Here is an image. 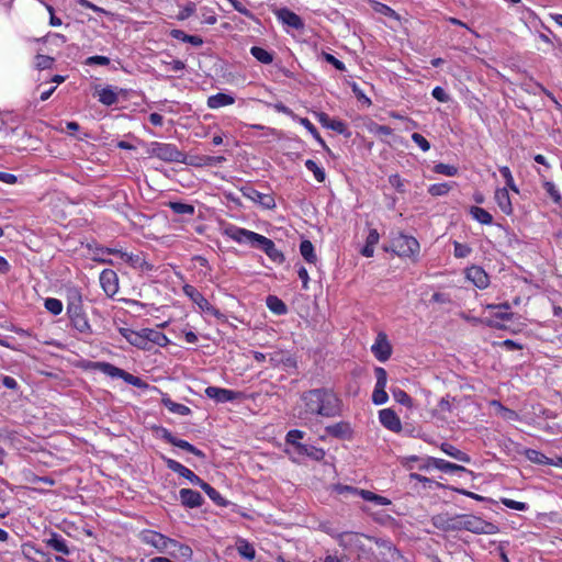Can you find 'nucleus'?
Returning a JSON list of instances; mask_svg holds the SVG:
<instances>
[{"label": "nucleus", "mask_w": 562, "mask_h": 562, "mask_svg": "<svg viewBox=\"0 0 562 562\" xmlns=\"http://www.w3.org/2000/svg\"><path fill=\"white\" fill-rule=\"evenodd\" d=\"M302 406L297 416L302 420H310L312 417H336L341 415V400L329 389H314L304 392L301 396Z\"/></svg>", "instance_id": "1"}, {"label": "nucleus", "mask_w": 562, "mask_h": 562, "mask_svg": "<svg viewBox=\"0 0 562 562\" xmlns=\"http://www.w3.org/2000/svg\"><path fill=\"white\" fill-rule=\"evenodd\" d=\"M223 235L238 244H248L252 247L260 248L273 262L281 263L284 261V256L276 247L274 241L263 235L234 224L224 226Z\"/></svg>", "instance_id": "2"}, {"label": "nucleus", "mask_w": 562, "mask_h": 562, "mask_svg": "<svg viewBox=\"0 0 562 562\" xmlns=\"http://www.w3.org/2000/svg\"><path fill=\"white\" fill-rule=\"evenodd\" d=\"M147 154L165 162L186 161V155L175 144L151 142L147 147Z\"/></svg>", "instance_id": "3"}, {"label": "nucleus", "mask_w": 562, "mask_h": 562, "mask_svg": "<svg viewBox=\"0 0 562 562\" xmlns=\"http://www.w3.org/2000/svg\"><path fill=\"white\" fill-rule=\"evenodd\" d=\"M462 530L476 535H495L498 528L493 522L486 521L479 516L462 514L461 531Z\"/></svg>", "instance_id": "4"}, {"label": "nucleus", "mask_w": 562, "mask_h": 562, "mask_svg": "<svg viewBox=\"0 0 562 562\" xmlns=\"http://www.w3.org/2000/svg\"><path fill=\"white\" fill-rule=\"evenodd\" d=\"M78 299V302H70L67 305V314L69 316L70 324L79 334L91 335V325L89 324L86 313L82 311L79 295Z\"/></svg>", "instance_id": "5"}, {"label": "nucleus", "mask_w": 562, "mask_h": 562, "mask_svg": "<svg viewBox=\"0 0 562 562\" xmlns=\"http://www.w3.org/2000/svg\"><path fill=\"white\" fill-rule=\"evenodd\" d=\"M394 252L400 257H414L419 252V243L413 236L400 234L393 239Z\"/></svg>", "instance_id": "6"}, {"label": "nucleus", "mask_w": 562, "mask_h": 562, "mask_svg": "<svg viewBox=\"0 0 562 562\" xmlns=\"http://www.w3.org/2000/svg\"><path fill=\"white\" fill-rule=\"evenodd\" d=\"M371 540L372 537L370 536L352 531H347L339 535V544L350 551L366 552L367 549L364 541Z\"/></svg>", "instance_id": "7"}, {"label": "nucleus", "mask_w": 562, "mask_h": 562, "mask_svg": "<svg viewBox=\"0 0 562 562\" xmlns=\"http://www.w3.org/2000/svg\"><path fill=\"white\" fill-rule=\"evenodd\" d=\"M432 525L442 531H461L462 514L442 513L431 518Z\"/></svg>", "instance_id": "8"}, {"label": "nucleus", "mask_w": 562, "mask_h": 562, "mask_svg": "<svg viewBox=\"0 0 562 562\" xmlns=\"http://www.w3.org/2000/svg\"><path fill=\"white\" fill-rule=\"evenodd\" d=\"M371 352L380 362H385L390 359L392 355V346L385 333H378L375 340L371 346Z\"/></svg>", "instance_id": "9"}, {"label": "nucleus", "mask_w": 562, "mask_h": 562, "mask_svg": "<svg viewBox=\"0 0 562 562\" xmlns=\"http://www.w3.org/2000/svg\"><path fill=\"white\" fill-rule=\"evenodd\" d=\"M138 537L144 544L155 548L159 553H164L167 550L168 537L158 531L143 530L139 532Z\"/></svg>", "instance_id": "10"}, {"label": "nucleus", "mask_w": 562, "mask_h": 562, "mask_svg": "<svg viewBox=\"0 0 562 562\" xmlns=\"http://www.w3.org/2000/svg\"><path fill=\"white\" fill-rule=\"evenodd\" d=\"M162 460L169 470L187 479L191 484L196 486H201L203 484L204 481L202 479L180 462L167 457H162Z\"/></svg>", "instance_id": "11"}, {"label": "nucleus", "mask_w": 562, "mask_h": 562, "mask_svg": "<svg viewBox=\"0 0 562 562\" xmlns=\"http://www.w3.org/2000/svg\"><path fill=\"white\" fill-rule=\"evenodd\" d=\"M204 393L209 398L213 400L216 403L234 402L240 397L239 392L218 386H207Z\"/></svg>", "instance_id": "12"}, {"label": "nucleus", "mask_w": 562, "mask_h": 562, "mask_svg": "<svg viewBox=\"0 0 562 562\" xmlns=\"http://www.w3.org/2000/svg\"><path fill=\"white\" fill-rule=\"evenodd\" d=\"M241 193L245 198L260 204L266 210L276 207V201L271 194L261 193L251 187L243 188Z\"/></svg>", "instance_id": "13"}, {"label": "nucleus", "mask_w": 562, "mask_h": 562, "mask_svg": "<svg viewBox=\"0 0 562 562\" xmlns=\"http://www.w3.org/2000/svg\"><path fill=\"white\" fill-rule=\"evenodd\" d=\"M120 334L134 347H137L142 350H148L146 331L147 328H143L140 330H133L131 328H120Z\"/></svg>", "instance_id": "14"}, {"label": "nucleus", "mask_w": 562, "mask_h": 562, "mask_svg": "<svg viewBox=\"0 0 562 562\" xmlns=\"http://www.w3.org/2000/svg\"><path fill=\"white\" fill-rule=\"evenodd\" d=\"M161 437L164 440H166L168 443L175 446V447H178L182 450H186L199 458H204V453L198 449L196 447H194L193 445H191L190 442L183 440V439H179L177 437H175L171 431H169L168 429L166 428H162L161 430Z\"/></svg>", "instance_id": "15"}, {"label": "nucleus", "mask_w": 562, "mask_h": 562, "mask_svg": "<svg viewBox=\"0 0 562 562\" xmlns=\"http://www.w3.org/2000/svg\"><path fill=\"white\" fill-rule=\"evenodd\" d=\"M100 284L108 296H113L119 291V278L115 271L104 269L100 273Z\"/></svg>", "instance_id": "16"}, {"label": "nucleus", "mask_w": 562, "mask_h": 562, "mask_svg": "<svg viewBox=\"0 0 562 562\" xmlns=\"http://www.w3.org/2000/svg\"><path fill=\"white\" fill-rule=\"evenodd\" d=\"M465 278L481 290L486 289L490 284L487 273L479 266H471L467 268Z\"/></svg>", "instance_id": "17"}, {"label": "nucleus", "mask_w": 562, "mask_h": 562, "mask_svg": "<svg viewBox=\"0 0 562 562\" xmlns=\"http://www.w3.org/2000/svg\"><path fill=\"white\" fill-rule=\"evenodd\" d=\"M379 420L383 427L393 432H400L402 430L401 419L391 408L381 409L379 412Z\"/></svg>", "instance_id": "18"}, {"label": "nucleus", "mask_w": 562, "mask_h": 562, "mask_svg": "<svg viewBox=\"0 0 562 562\" xmlns=\"http://www.w3.org/2000/svg\"><path fill=\"white\" fill-rule=\"evenodd\" d=\"M276 16L280 22L294 30H302L304 27L303 20L295 12L286 8H281L277 10Z\"/></svg>", "instance_id": "19"}, {"label": "nucleus", "mask_w": 562, "mask_h": 562, "mask_svg": "<svg viewBox=\"0 0 562 562\" xmlns=\"http://www.w3.org/2000/svg\"><path fill=\"white\" fill-rule=\"evenodd\" d=\"M183 293L194 303L199 306L200 310L203 312H211L213 311L212 305L210 302L204 297V295L198 291L194 286L190 284H186L183 286Z\"/></svg>", "instance_id": "20"}, {"label": "nucleus", "mask_w": 562, "mask_h": 562, "mask_svg": "<svg viewBox=\"0 0 562 562\" xmlns=\"http://www.w3.org/2000/svg\"><path fill=\"white\" fill-rule=\"evenodd\" d=\"M179 498L181 504L188 508H196L203 504L202 495L191 488H181L179 491Z\"/></svg>", "instance_id": "21"}, {"label": "nucleus", "mask_w": 562, "mask_h": 562, "mask_svg": "<svg viewBox=\"0 0 562 562\" xmlns=\"http://www.w3.org/2000/svg\"><path fill=\"white\" fill-rule=\"evenodd\" d=\"M235 103V97L233 94L218 92L212 94L206 100V105L211 110H217L224 106H228Z\"/></svg>", "instance_id": "22"}, {"label": "nucleus", "mask_w": 562, "mask_h": 562, "mask_svg": "<svg viewBox=\"0 0 562 562\" xmlns=\"http://www.w3.org/2000/svg\"><path fill=\"white\" fill-rule=\"evenodd\" d=\"M494 200L504 214L510 215L513 213V204L507 188H497Z\"/></svg>", "instance_id": "23"}, {"label": "nucleus", "mask_w": 562, "mask_h": 562, "mask_svg": "<svg viewBox=\"0 0 562 562\" xmlns=\"http://www.w3.org/2000/svg\"><path fill=\"white\" fill-rule=\"evenodd\" d=\"M326 432L329 436L339 438V439H346L349 438L352 434V429L349 423L347 422H339L334 425H329L326 427Z\"/></svg>", "instance_id": "24"}, {"label": "nucleus", "mask_w": 562, "mask_h": 562, "mask_svg": "<svg viewBox=\"0 0 562 562\" xmlns=\"http://www.w3.org/2000/svg\"><path fill=\"white\" fill-rule=\"evenodd\" d=\"M95 92H97L99 101L106 106H111V105L115 104L119 100L116 89L113 88L112 86H106V87L97 89Z\"/></svg>", "instance_id": "25"}, {"label": "nucleus", "mask_w": 562, "mask_h": 562, "mask_svg": "<svg viewBox=\"0 0 562 562\" xmlns=\"http://www.w3.org/2000/svg\"><path fill=\"white\" fill-rule=\"evenodd\" d=\"M490 406L494 408L495 415L499 416L506 422H516L519 419V416L515 411L505 407L501 402L496 400L491 401Z\"/></svg>", "instance_id": "26"}, {"label": "nucleus", "mask_w": 562, "mask_h": 562, "mask_svg": "<svg viewBox=\"0 0 562 562\" xmlns=\"http://www.w3.org/2000/svg\"><path fill=\"white\" fill-rule=\"evenodd\" d=\"M146 338L148 350L151 348L153 345L166 347L170 344V339L164 333L153 328H147Z\"/></svg>", "instance_id": "27"}, {"label": "nucleus", "mask_w": 562, "mask_h": 562, "mask_svg": "<svg viewBox=\"0 0 562 562\" xmlns=\"http://www.w3.org/2000/svg\"><path fill=\"white\" fill-rule=\"evenodd\" d=\"M45 543L56 552H59L64 555L70 554V550L66 540L58 533H52V536L45 540Z\"/></svg>", "instance_id": "28"}, {"label": "nucleus", "mask_w": 562, "mask_h": 562, "mask_svg": "<svg viewBox=\"0 0 562 562\" xmlns=\"http://www.w3.org/2000/svg\"><path fill=\"white\" fill-rule=\"evenodd\" d=\"M428 461L431 463L434 468H436L439 471L446 472V473H454L459 471H464V467L451 463L449 461H446L443 459L429 457Z\"/></svg>", "instance_id": "29"}, {"label": "nucleus", "mask_w": 562, "mask_h": 562, "mask_svg": "<svg viewBox=\"0 0 562 562\" xmlns=\"http://www.w3.org/2000/svg\"><path fill=\"white\" fill-rule=\"evenodd\" d=\"M380 240V234L375 228H371L366 239V245L361 249V255L370 258L374 255V247Z\"/></svg>", "instance_id": "30"}, {"label": "nucleus", "mask_w": 562, "mask_h": 562, "mask_svg": "<svg viewBox=\"0 0 562 562\" xmlns=\"http://www.w3.org/2000/svg\"><path fill=\"white\" fill-rule=\"evenodd\" d=\"M108 254L116 255L122 261L128 263L134 268H139L143 265V259L139 255L128 254L119 249H106Z\"/></svg>", "instance_id": "31"}, {"label": "nucleus", "mask_w": 562, "mask_h": 562, "mask_svg": "<svg viewBox=\"0 0 562 562\" xmlns=\"http://www.w3.org/2000/svg\"><path fill=\"white\" fill-rule=\"evenodd\" d=\"M162 405L171 413L180 415V416H188L191 414L190 407L187 405L176 403L173 402L169 396L165 395L161 398Z\"/></svg>", "instance_id": "32"}, {"label": "nucleus", "mask_w": 562, "mask_h": 562, "mask_svg": "<svg viewBox=\"0 0 562 562\" xmlns=\"http://www.w3.org/2000/svg\"><path fill=\"white\" fill-rule=\"evenodd\" d=\"M440 449L443 453H446L447 456H449L460 462H464V463L471 462V458L465 452L461 451L460 449L456 448L454 446H452L448 442H442L440 446Z\"/></svg>", "instance_id": "33"}, {"label": "nucleus", "mask_w": 562, "mask_h": 562, "mask_svg": "<svg viewBox=\"0 0 562 562\" xmlns=\"http://www.w3.org/2000/svg\"><path fill=\"white\" fill-rule=\"evenodd\" d=\"M297 452L301 454H305L316 461H321L325 457L324 449L312 445L297 443Z\"/></svg>", "instance_id": "34"}, {"label": "nucleus", "mask_w": 562, "mask_h": 562, "mask_svg": "<svg viewBox=\"0 0 562 562\" xmlns=\"http://www.w3.org/2000/svg\"><path fill=\"white\" fill-rule=\"evenodd\" d=\"M486 308L496 311L494 316L501 321L509 322L513 319L514 314L509 312L510 305L508 303L488 304Z\"/></svg>", "instance_id": "35"}, {"label": "nucleus", "mask_w": 562, "mask_h": 562, "mask_svg": "<svg viewBox=\"0 0 562 562\" xmlns=\"http://www.w3.org/2000/svg\"><path fill=\"white\" fill-rule=\"evenodd\" d=\"M236 549L238 553L247 560H254L256 557V550L254 546L246 539L239 538L236 541Z\"/></svg>", "instance_id": "36"}, {"label": "nucleus", "mask_w": 562, "mask_h": 562, "mask_svg": "<svg viewBox=\"0 0 562 562\" xmlns=\"http://www.w3.org/2000/svg\"><path fill=\"white\" fill-rule=\"evenodd\" d=\"M302 126H304L307 132L314 137V139L326 150H329L325 140L316 130V127L312 124V122L306 117H297L296 120Z\"/></svg>", "instance_id": "37"}, {"label": "nucleus", "mask_w": 562, "mask_h": 562, "mask_svg": "<svg viewBox=\"0 0 562 562\" xmlns=\"http://www.w3.org/2000/svg\"><path fill=\"white\" fill-rule=\"evenodd\" d=\"M371 541H373L380 549L386 551L387 554H390L392 561H395L401 557L398 550L393 546L391 541L374 537H372Z\"/></svg>", "instance_id": "38"}, {"label": "nucleus", "mask_w": 562, "mask_h": 562, "mask_svg": "<svg viewBox=\"0 0 562 562\" xmlns=\"http://www.w3.org/2000/svg\"><path fill=\"white\" fill-rule=\"evenodd\" d=\"M470 214L480 224H483V225H492L493 224V216L486 210H484L480 206H472L470 209Z\"/></svg>", "instance_id": "39"}, {"label": "nucleus", "mask_w": 562, "mask_h": 562, "mask_svg": "<svg viewBox=\"0 0 562 562\" xmlns=\"http://www.w3.org/2000/svg\"><path fill=\"white\" fill-rule=\"evenodd\" d=\"M301 256L308 262L315 263L317 261V256L315 254V249L313 244L310 240H303L300 245Z\"/></svg>", "instance_id": "40"}, {"label": "nucleus", "mask_w": 562, "mask_h": 562, "mask_svg": "<svg viewBox=\"0 0 562 562\" xmlns=\"http://www.w3.org/2000/svg\"><path fill=\"white\" fill-rule=\"evenodd\" d=\"M267 306L276 315H284L288 311L283 301L274 295H269L267 297Z\"/></svg>", "instance_id": "41"}, {"label": "nucleus", "mask_w": 562, "mask_h": 562, "mask_svg": "<svg viewBox=\"0 0 562 562\" xmlns=\"http://www.w3.org/2000/svg\"><path fill=\"white\" fill-rule=\"evenodd\" d=\"M250 54L261 64L269 65L273 61V54L262 47L252 46Z\"/></svg>", "instance_id": "42"}, {"label": "nucleus", "mask_w": 562, "mask_h": 562, "mask_svg": "<svg viewBox=\"0 0 562 562\" xmlns=\"http://www.w3.org/2000/svg\"><path fill=\"white\" fill-rule=\"evenodd\" d=\"M206 495L210 497V499L215 503L218 506H226L227 502L224 499V497L221 495L218 491H216L214 487H212L209 483L203 482V484L200 486Z\"/></svg>", "instance_id": "43"}, {"label": "nucleus", "mask_w": 562, "mask_h": 562, "mask_svg": "<svg viewBox=\"0 0 562 562\" xmlns=\"http://www.w3.org/2000/svg\"><path fill=\"white\" fill-rule=\"evenodd\" d=\"M97 368L104 373L114 379H121L123 375V369L117 368L109 362H98Z\"/></svg>", "instance_id": "44"}, {"label": "nucleus", "mask_w": 562, "mask_h": 562, "mask_svg": "<svg viewBox=\"0 0 562 562\" xmlns=\"http://www.w3.org/2000/svg\"><path fill=\"white\" fill-rule=\"evenodd\" d=\"M360 497L367 502L374 503L378 506H387L391 505V499L378 495L371 491L366 490V492H360Z\"/></svg>", "instance_id": "45"}, {"label": "nucleus", "mask_w": 562, "mask_h": 562, "mask_svg": "<svg viewBox=\"0 0 562 562\" xmlns=\"http://www.w3.org/2000/svg\"><path fill=\"white\" fill-rule=\"evenodd\" d=\"M525 456L532 463H536V464H547V465L550 464V459L551 458H548L546 454H543L542 452H540V451H538L536 449H528V450H526Z\"/></svg>", "instance_id": "46"}, {"label": "nucleus", "mask_w": 562, "mask_h": 562, "mask_svg": "<svg viewBox=\"0 0 562 562\" xmlns=\"http://www.w3.org/2000/svg\"><path fill=\"white\" fill-rule=\"evenodd\" d=\"M168 206L176 214L190 215V216H192L194 214V206L192 204L182 203V202H169Z\"/></svg>", "instance_id": "47"}, {"label": "nucleus", "mask_w": 562, "mask_h": 562, "mask_svg": "<svg viewBox=\"0 0 562 562\" xmlns=\"http://www.w3.org/2000/svg\"><path fill=\"white\" fill-rule=\"evenodd\" d=\"M305 167L307 170H310L313 175L316 181L324 182L326 179L325 170L319 167L314 160L307 159L305 161Z\"/></svg>", "instance_id": "48"}, {"label": "nucleus", "mask_w": 562, "mask_h": 562, "mask_svg": "<svg viewBox=\"0 0 562 562\" xmlns=\"http://www.w3.org/2000/svg\"><path fill=\"white\" fill-rule=\"evenodd\" d=\"M543 189L555 204L562 206V195L553 182L544 181Z\"/></svg>", "instance_id": "49"}, {"label": "nucleus", "mask_w": 562, "mask_h": 562, "mask_svg": "<svg viewBox=\"0 0 562 562\" xmlns=\"http://www.w3.org/2000/svg\"><path fill=\"white\" fill-rule=\"evenodd\" d=\"M451 188L452 184L448 182L435 183L428 188V192L432 196H442L446 195L451 190Z\"/></svg>", "instance_id": "50"}, {"label": "nucleus", "mask_w": 562, "mask_h": 562, "mask_svg": "<svg viewBox=\"0 0 562 562\" xmlns=\"http://www.w3.org/2000/svg\"><path fill=\"white\" fill-rule=\"evenodd\" d=\"M44 306L53 315H59L63 312V302L55 297H47Z\"/></svg>", "instance_id": "51"}, {"label": "nucleus", "mask_w": 562, "mask_h": 562, "mask_svg": "<svg viewBox=\"0 0 562 562\" xmlns=\"http://www.w3.org/2000/svg\"><path fill=\"white\" fill-rule=\"evenodd\" d=\"M392 395L397 403L406 407L413 406V400L405 391L401 389H394L392 390Z\"/></svg>", "instance_id": "52"}, {"label": "nucleus", "mask_w": 562, "mask_h": 562, "mask_svg": "<svg viewBox=\"0 0 562 562\" xmlns=\"http://www.w3.org/2000/svg\"><path fill=\"white\" fill-rule=\"evenodd\" d=\"M434 171L436 173L443 175L447 177H454L458 175V168L456 166L447 165V164H442V162L435 165Z\"/></svg>", "instance_id": "53"}, {"label": "nucleus", "mask_w": 562, "mask_h": 562, "mask_svg": "<svg viewBox=\"0 0 562 562\" xmlns=\"http://www.w3.org/2000/svg\"><path fill=\"white\" fill-rule=\"evenodd\" d=\"M501 503L507 508H510L514 510H519V512H525L529 508V505L527 503L514 501V499L506 498V497H502Z\"/></svg>", "instance_id": "54"}, {"label": "nucleus", "mask_w": 562, "mask_h": 562, "mask_svg": "<svg viewBox=\"0 0 562 562\" xmlns=\"http://www.w3.org/2000/svg\"><path fill=\"white\" fill-rule=\"evenodd\" d=\"M389 395L385 391V387H378L374 386L373 393H372V402L375 405H383L387 402Z\"/></svg>", "instance_id": "55"}, {"label": "nucleus", "mask_w": 562, "mask_h": 562, "mask_svg": "<svg viewBox=\"0 0 562 562\" xmlns=\"http://www.w3.org/2000/svg\"><path fill=\"white\" fill-rule=\"evenodd\" d=\"M453 255L456 258H467L472 252V248L467 244L453 241Z\"/></svg>", "instance_id": "56"}, {"label": "nucleus", "mask_w": 562, "mask_h": 562, "mask_svg": "<svg viewBox=\"0 0 562 562\" xmlns=\"http://www.w3.org/2000/svg\"><path fill=\"white\" fill-rule=\"evenodd\" d=\"M389 183L400 193H404L406 191L405 180L397 173L389 177Z\"/></svg>", "instance_id": "57"}, {"label": "nucleus", "mask_w": 562, "mask_h": 562, "mask_svg": "<svg viewBox=\"0 0 562 562\" xmlns=\"http://www.w3.org/2000/svg\"><path fill=\"white\" fill-rule=\"evenodd\" d=\"M53 64H54V58H52L49 56L38 54L35 57V67L37 69H41V70L48 69L52 67Z\"/></svg>", "instance_id": "58"}, {"label": "nucleus", "mask_w": 562, "mask_h": 562, "mask_svg": "<svg viewBox=\"0 0 562 562\" xmlns=\"http://www.w3.org/2000/svg\"><path fill=\"white\" fill-rule=\"evenodd\" d=\"M124 382H126L127 384L130 385H133V386H136V387H144L146 386L145 382L136 376V375H133L126 371H123V375L121 378Z\"/></svg>", "instance_id": "59"}, {"label": "nucleus", "mask_w": 562, "mask_h": 562, "mask_svg": "<svg viewBox=\"0 0 562 562\" xmlns=\"http://www.w3.org/2000/svg\"><path fill=\"white\" fill-rule=\"evenodd\" d=\"M83 64L87 66H93V65L108 66L110 64V58L106 56H99V55L90 56L85 59Z\"/></svg>", "instance_id": "60"}, {"label": "nucleus", "mask_w": 562, "mask_h": 562, "mask_svg": "<svg viewBox=\"0 0 562 562\" xmlns=\"http://www.w3.org/2000/svg\"><path fill=\"white\" fill-rule=\"evenodd\" d=\"M374 374H375V379H376L375 386L386 387L387 373H386L385 369L378 367L374 370Z\"/></svg>", "instance_id": "61"}, {"label": "nucleus", "mask_w": 562, "mask_h": 562, "mask_svg": "<svg viewBox=\"0 0 562 562\" xmlns=\"http://www.w3.org/2000/svg\"><path fill=\"white\" fill-rule=\"evenodd\" d=\"M412 140L424 151H428L430 149L429 142L419 133L412 134Z\"/></svg>", "instance_id": "62"}, {"label": "nucleus", "mask_w": 562, "mask_h": 562, "mask_svg": "<svg viewBox=\"0 0 562 562\" xmlns=\"http://www.w3.org/2000/svg\"><path fill=\"white\" fill-rule=\"evenodd\" d=\"M192 555V549L187 544L180 543V547L178 548L177 551V555H175L173 558L182 559L183 561H189L191 560Z\"/></svg>", "instance_id": "63"}, {"label": "nucleus", "mask_w": 562, "mask_h": 562, "mask_svg": "<svg viewBox=\"0 0 562 562\" xmlns=\"http://www.w3.org/2000/svg\"><path fill=\"white\" fill-rule=\"evenodd\" d=\"M304 437V432L299 429H292L286 434V442L297 448L299 441Z\"/></svg>", "instance_id": "64"}]
</instances>
